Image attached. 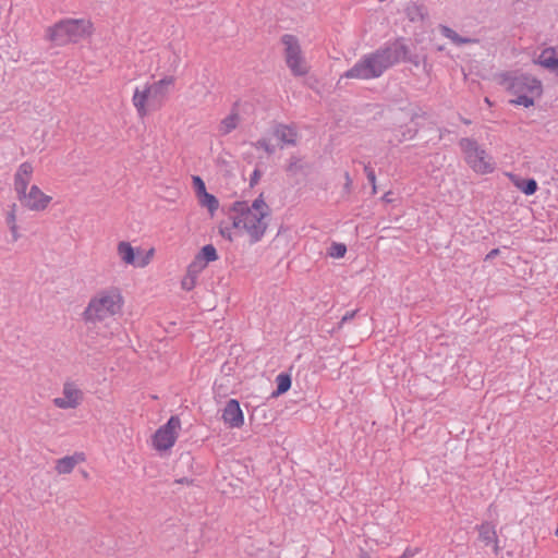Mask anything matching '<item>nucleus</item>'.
I'll return each mask as SVG.
<instances>
[{"instance_id": "nucleus-1", "label": "nucleus", "mask_w": 558, "mask_h": 558, "mask_svg": "<svg viewBox=\"0 0 558 558\" xmlns=\"http://www.w3.org/2000/svg\"><path fill=\"white\" fill-rule=\"evenodd\" d=\"M427 57L412 53L405 38L398 37L386 43L374 52L363 56L350 70L344 73L348 78H377L386 70L399 62L411 63L414 66L426 64Z\"/></svg>"}, {"instance_id": "nucleus-2", "label": "nucleus", "mask_w": 558, "mask_h": 558, "mask_svg": "<svg viewBox=\"0 0 558 558\" xmlns=\"http://www.w3.org/2000/svg\"><path fill=\"white\" fill-rule=\"evenodd\" d=\"M93 33V23L85 19H63L46 31V39L56 46L77 43Z\"/></svg>"}, {"instance_id": "nucleus-3", "label": "nucleus", "mask_w": 558, "mask_h": 558, "mask_svg": "<svg viewBox=\"0 0 558 558\" xmlns=\"http://www.w3.org/2000/svg\"><path fill=\"white\" fill-rule=\"evenodd\" d=\"M230 210L234 213L231 217L232 228H243L250 235L251 243L259 242L268 226L265 221L267 211L253 213L252 208H250L245 201L234 202Z\"/></svg>"}, {"instance_id": "nucleus-4", "label": "nucleus", "mask_w": 558, "mask_h": 558, "mask_svg": "<svg viewBox=\"0 0 558 558\" xmlns=\"http://www.w3.org/2000/svg\"><path fill=\"white\" fill-rule=\"evenodd\" d=\"M123 298L118 289L102 291L90 300L83 316L86 322H101L120 312Z\"/></svg>"}, {"instance_id": "nucleus-5", "label": "nucleus", "mask_w": 558, "mask_h": 558, "mask_svg": "<svg viewBox=\"0 0 558 558\" xmlns=\"http://www.w3.org/2000/svg\"><path fill=\"white\" fill-rule=\"evenodd\" d=\"M458 144L464 155L465 162L474 172L488 174L495 170L493 158L478 145L476 140L462 137Z\"/></svg>"}, {"instance_id": "nucleus-6", "label": "nucleus", "mask_w": 558, "mask_h": 558, "mask_svg": "<svg viewBox=\"0 0 558 558\" xmlns=\"http://www.w3.org/2000/svg\"><path fill=\"white\" fill-rule=\"evenodd\" d=\"M281 43L284 46V60L291 73L294 76L306 75L308 73V68L302 54L298 37L292 34H284L281 37Z\"/></svg>"}, {"instance_id": "nucleus-7", "label": "nucleus", "mask_w": 558, "mask_h": 558, "mask_svg": "<svg viewBox=\"0 0 558 558\" xmlns=\"http://www.w3.org/2000/svg\"><path fill=\"white\" fill-rule=\"evenodd\" d=\"M502 78L508 83L507 89L517 97L524 94L537 96L543 94L542 82L530 74L512 75L507 72L502 74Z\"/></svg>"}, {"instance_id": "nucleus-8", "label": "nucleus", "mask_w": 558, "mask_h": 558, "mask_svg": "<svg viewBox=\"0 0 558 558\" xmlns=\"http://www.w3.org/2000/svg\"><path fill=\"white\" fill-rule=\"evenodd\" d=\"M181 427L179 416L171 415L166 424L160 426L153 436L154 447L158 451H166L172 448L178 438V429Z\"/></svg>"}, {"instance_id": "nucleus-9", "label": "nucleus", "mask_w": 558, "mask_h": 558, "mask_svg": "<svg viewBox=\"0 0 558 558\" xmlns=\"http://www.w3.org/2000/svg\"><path fill=\"white\" fill-rule=\"evenodd\" d=\"M17 199L22 206L34 211L45 210L51 202V197L46 195L37 185H32L29 191L25 192V197L19 195Z\"/></svg>"}, {"instance_id": "nucleus-10", "label": "nucleus", "mask_w": 558, "mask_h": 558, "mask_svg": "<svg viewBox=\"0 0 558 558\" xmlns=\"http://www.w3.org/2000/svg\"><path fill=\"white\" fill-rule=\"evenodd\" d=\"M221 418L223 423L230 428H240L244 424V413L240 407V402L236 399H230L227 401Z\"/></svg>"}, {"instance_id": "nucleus-11", "label": "nucleus", "mask_w": 558, "mask_h": 558, "mask_svg": "<svg viewBox=\"0 0 558 558\" xmlns=\"http://www.w3.org/2000/svg\"><path fill=\"white\" fill-rule=\"evenodd\" d=\"M132 102L141 118H144L148 113L149 109H155L157 107L155 101H153V96L147 84H145L143 88H135Z\"/></svg>"}, {"instance_id": "nucleus-12", "label": "nucleus", "mask_w": 558, "mask_h": 558, "mask_svg": "<svg viewBox=\"0 0 558 558\" xmlns=\"http://www.w3.org/2000/svg\"><path fill=\"white\" fill-rule=\"evenodd\" d=\"M83 398V392L74 384L65 383L63 386V397L56 398L53 403L59 409H75Z\"/></svg>"}, {"instance_id": "nucleus-13", "label": "nucleus", "mask_w": 558, "mask_h": 558, "mask_svg": "<svg viewBox=\"0 0 558 558\" xmlns=\"http://www.w3.org/2000/svg\"><path fill=\"white\" fill-rule=\"evenodd\" d=\"M32 173L33 166L28 161H25L19 166L17 171L14 174V190L17 196L22 195L25 197V192L27 190Z\"/></svg>"}, {"instance_id": "nucleus-14", "label": "nucleus", "mask_w": 558, "mask_h": 558, "mask_svg": "<svg viewBox=\"0 0 558 558\" xmlns=\"http://www.w3.org/2000/svg\"><path fill=\"white\" fill-rule=\"evenodd\" d=\"M173 82L174 78L172 76H166L157 82H154L153 84H147V87L149 88L153 96V101H155L157 106H159L161 100L168 94L169 86H171Z\"/></svg>"}, {"instance_id": "nucleus-15", "label": "nucleus", "mask_w": 558, "mask_h": 558, "mask_svg": "<svg viewBox=\"0 0 558 558\" xmlns=\"http://www.w3.org/2000/svg\"><path fill=\"white\" fill-rule=\"evenodd\" d=\"M507 175L509 177L511 183L525 195L531 196L536 193L538 184L535 179L521 178L513 173H508Z\"/></svg>"}, {"instance_id": "nucleus-16", "label": "nucleus", "mask_w": 558, "mask_h": 558, "mask_svg": "<svg viewBox=\"0 0 558 558\" xmlns=\"http://www.w3.org/2000/svg\"><path fill=\"white\" fill-rule=\"evenodd\" d=\"M537 63L549 71L557 72L558 53L554 48H546L541 52Z\"/></svg>"}, {"instance_id": "nucleus-17", "label": "nucleus", "mask_w": 558, "mask_h": 558, "mask_svg": "<svg viewBox=\"0 0 558 558\" xmlns=\"http://www.w3.org/2000/svg\"><path fill=\"white\" fill-rule=\"evenodd\" d=\"M274 136H276L282 144L287 145H295L296 143V132L284 124H277L272 131Z\"/></svg>"}, {"instance_id": "nucleus-18", "label": "nucleus", "mask_w": 558, "mask_h": 558, "mask_svg": "<svg viewBox=\"0 0 558 558\" xmlns=\"http://www.w3.org/2000/svg\"><path fill=\"white\" fill-rule=\"evenodd\" d=\"M405 14L411 22H420L427 16V9L424 4L412 2L405 8Z\"/></svg>"}, {"instance_id": "nucleus-19", "label": "nucleus", "mask_w": 558, "mask_h": 558, "mask_svg": "<svg viewBox=\"0 0 558 558\" xmlns=\"http://www.w3.org/2000/svg\"><path fill=\"white\" fill-rule=\"evenodd\" d=\"M478 531V538L486 545L493 544L494 541L497 538V533L495 530V526L492 525L489 522H483L482 524L477 525Z\"/></svg>"}, {"instance_id": "nucleus-20", "label": "nucleus", "mask_w": 558, "mask_h": 558, "mask_svg": "<svg viewBox=\"0 0 558 558\" xmlns=\"http://www.w3.org/2000/svg\"><path fill=\"white\" fill-rule=\"evenodd\" d=\"M118 254L120 258L128 265H135L136 254L133 246L125 241L118 244Z\"/></svg>"}, {"instance_id": "nucleus-21", "label": "nucleus", "mask_w": 558, "mask_h": 558, "mask_svg": "<svg viewBox=\"0 0 558 558\" xmlns=\"http://www.w3.org/2000/svg\"><path fill=\"white\" fill-rule=\"evenodd\" d=\"M238 104H234L233 109L229 116H227L220 123V132L223 135L231 133L239 123L240 117L235 110Z\"/></svg>"}, {"instance_id": "nucleus-22", "label": "nucleus", "mask_w": 558, "mask_h": 558, "mask_svg": "<svg viewBox=\"0 0 558 558\" xmlns=\"http://www.w3.org/2000/svg\"><path fill=\"white\" fill-rule=\"evenodd\" d=\"M292 378L288 373H280L276 377V390L272 391L271 397H279L286 393L291 388Z\"/></svg>"}, {"instance_id": "nucleus-23", "label": "nucleus", "mask_w": 558, "mask_h": 558, "mask_svg": "<svg viewBox=\"0 0 558 558\" xmlns=\"http://www.w3.org/2000/svg\"><path fill=\"white\" fill-rule=\"evenodd\" d=\"M202 262L203 264H205L206 266L208 265V263H211V262H215L218 259V253H217V250L216 247L213 245V244H206L204 245L201 251L197 253L196 255Z\"/></svg>"}, {"instance_id": "nucleus-24", "label": "nucleus", "mask_w": 558, "mask_h": 558, "mask_svg": "<svg viewBox=\"0 0 558 558\" xmlns=\"http://www.w3.org/2000/svg\"><path fill=\"white\" fill-rule=\"evenodd\" d=\"M76 463L75 457L68 456L57 461L56 470L59 474H68L72 472Z\"/></svg>"}, {"instance_id": "nucleus-25", "label": "nucleus", "mask_w": 558, "mask_h": 558, "mask_svg": "<svg viewBox=\"0 0 558 558\" xmlns=\"http://www.w3.org/2000/svg\"><path fill=\"white\" fill-rule=\"evenodd\" d=\"M198 202L201 206L206 207L211 215H214V213L219 207L218 198L214 194H210L208 192L199 196Z\"/></svg>"}, {"instance_id": "nucleus-26", "label": "nucleus", "mask_w": 558, "mask_h": 558, "mask_svg": "<svg viewBox=\"0 0 558 558\" xmlns=\"http://www.w3.org/2000/svg\"><path fill=\"white\" fill-rule=\"evenodd\" d=\"M440 31L445 37L451 39L452 43H454L456 45H464L474 41V39L461 37L456 31H453L449 26H441Z\"/></svg>"}, {"instance_id": "nucleus-27", "label": "nucleus", "mask_w": 558, "mask_h": 558, "mask_svg": "<svg viewBox=\"0 0 558 558\" xmlns=\"http://www.w3.org/2000/svg\"><path fill=\"white\" fill-rule=\"evenodd\" d=\"M305 168L306 163L303 161L302 158L298 156H291L286 167V171L287 173L294 175L300 172H303Z\"/></svg>"}, {"instance_id": "nucleus-28", "label": "nucleus", "mask_w": 558, "mask_h": 558, "mask_svg": "<svg viewBox=\"0 0 558 558\" xmlns=\"http://www.w3.org/2000/svg\"><path fill=\"white\" fill-rule=\"evenodd\" d=\"M538 97L539 96L537 95L524 94L519 95L515 99H511L509 102L514 106H523L525 108H530L534 106V99Z\"/></svg>"}, {"instance_id": "nucleus-29", "label": "nucleus", "mask_w": 558, "mask_h": 558, "mask_svg": "<svg viewBox=\"0 0 558 558\" xmlns=\"http://www.w3.org/2000/svg\"><path fill=\"white\" fill-rule=\"evenodd\" d=\"M206 268V265L203 264V262L195 256L192 263L187 266L186 274L191 275L192 277L197 278L198 275Z\"/></svg>"}, {"instance_id": "nucleus-30", "label": "nucleus", "mask_w": 558, "mask_h": 558, "mask_svg": "<svg viewBox=\"0 0 558 558\" xmlns=\"http://www.w3.org/2000/svg\"><path fill=\"white\" fill-rule=\"evenodd\" d=\"M347 253V245L333 242L328 248V255L335 258H342Z\"/></svg>"}, {"instance_id": "nucleus-31", "label": "nucleus", "mask_w": 558, "mask_h": 558, "mask_svg": "<svg viewBox=\"0 0 558 558\" xmlns=\"http://www.w3.org/2000/svg\"><path fill=\"white\" fill-rule=\"evenodd\" d=\"M250 208H252L253 213L267 211V216H269L270 213L269 206L264 201L263 193L259 194V196L253 201L252 206H250Z\"/></svg>"}, {"instance_id": "nucleus-32", "label": "nucleus", "mask_w": 558, "mask_h": 558, "mask_svg": "<svg viewBox=\"0 0 558 558\" xmlns=\"http://www.w3.org/2000/svg\"><path fill=\"white\" fill-rule=\"evenodd\" d=\"M193 187L197 198L207 192L204 180L198 175L192 177Z\"/></svg>"}, {"instance_id": "nucleus-33", "label": "nucleus", "mask_w": 558, "mask_h": 558, "mask_svg": "<svg viewBox=\"0 0 558 558\" xmlns=\"http://www.w3.org/2000/svg\"><path fill=\"white\" fill-rule=\"evenodd\" d=\"M364 172L368 182L372 184V195H375L377 193L375 171L369 165H366L364 166Z\"/></svg>"}, {"instance_id": "nucleus-34", "label": "nucleus", "mask_w": 558, "mask_h": 558, "mask_svg": "<svg viewBox=\"0 0 558 558\" xmlns=\"http://www.w3.org/2000/svg\"><path fill=\"white\" fill-rule=\"evenodd\" d=\"M253 146L256 148H263L268 155L275 153V146L271 145L267 138H259L257 142L253 143Z\"/></svg>"}, {"instance_id": "nucleus-35", "label": "nucleus", "mask_w": 558, "mask_h": 558, "mask_svg": "<svg viewBox=\"0 0 558 558\" xmlns=\"http://www.w3.org/2000/svg\"><path fill=\"white\" fill-rule=\"evenodd\" d=\"M196 279L197 278L192 277L191 275L186 274L181 281L182 289L186 290V291H191L192 289H194V287L196 284Z\"/></svg>"}, {"instance_id": "nucleus-36", "label": "nucleus", "mask_w": 558, "mask_h": 558, "mask_svg": "<svg viewBox=\"0 0 558 558\" xmlns=\"http://www.w3.org/2000/svg\"><path fill=\"white\" fill-rule=\"evenodd\" d=\"M16 204L13 203L11 206H10V210L8 211L7 214V218H5V221H7V225L10 227V226H16Z\"/></svg>"}, {"instance_id": "nucleus-37", "label": "nucleus", "mask_w": 558, "mask_h": 558, "mask_svg": "<svg viewBox=\"0 0 558 558\" xmlns=\"http://www.w3.org/2000/svg\"><path fill=\"white\" fill-rule=\"evenodd\" d=\"M262 174H263V172L258 168L254 169V171H253V173L251 174V178H250V186L251 187L255 186L258 183V181L262 178Z\"/></svg>"}, {"instance_id": "nucleus-38", "label": "nucleus", "mask_w": 558, "mask_h": 558, "mask_svg": "<svg viewBox=\"0 0 558 558\" xmlns=\"http://www.w3.org/2000/svg\"><path fill=\"white\" fill-rule=\"evenodd\" d=\"M417 132H418L417 128H415V129H407V130L402 131V138L400 140V142L402 140L415 137Z\"/></svg>"}, {"instance_id": "nucleus-39", "label": "nucleus", "mask_w": 558, "mask_h": 558, "mask_svg": "<svg viewBox=\"0 0 558 558\" xmlns=\"http://www.w3.org/2000/svg\"><path fill=\"white\" fill-rule=\"evenodd\" d=\"M357 312H359V310H354V311H351V312H347V313L342 316V318H341V320H340L339 325L341 326V325H343L344 323H348V322L352 320V319L355 317V315L357 314Z\"/></svg>"}, {"instance_id": "nucleus-40", "label": "nucleus", "mask_w": 558, "mask_h": 558, "mask_svg": "<svg viewBox=\"0 0 558 558\" xmlns=\"http://www.w3.org/2000/svg\"><path fill=\"white\" fill-rule=\"evenodd\" d=\"M231 229H233V228H232V226H231V227H222V226H220V227H219V233H220L225 239H227V240H229V241H232V236H231Z\"/></svg>"}, {"instance_id": "nucleus-41", "label": "nucleus", "mask_w": 558, "mask_h": 558, "mask_svg": "<svg viewBox=\"0 0 558 558\" xmlns=\"http://www.w3.org/2000/svg\"><path fill=\"white\" fill-rule=\"evenodd\" d=\"M500 254V250L499 248H493L492 251H489L484 260L485 262H489V260H493L495 257H497L498 255Z\"/></svg>"}, {"instance_id": "nucleus-42", "label": "nucleus", "mask_w": 558, "mask_h": 558, "mask_svg": "<svg viewBox=\"0 0 558 558\" xmlns=\"http://www.w3.org/2000/svg\"><path fill=\"white\" fill-rule=\"evenodd\" d=\"M10 231L13 236V241H16L20 238V234L17 233V226H10Z\"/></svg>"}, {"instance_id": "nucleus-43", "label": "nucleus", "mask_w": 558, "mask_h": 558, "mask_svg": "<svg viewBox=\"0 0 558 558\" xmlns=\"http://www.w3.org/2000/svg\"><path fill=\"white\" fill-rule=\"evenodd\" d=\"M414 556V551L411 548H407L400 558H408Z\"/></svg>"}, {"instance_id": "nucleus-44", "label": "nucleus", "mask_w": 558, "mask_h": 558, "mask_svg": "<svg viewBox=\"0 0 558 558\" xmlns=\"http://www.w3.org/2000/svg\"><path fill=\"white\" fill-rule=\"evenodd\" d=\"M351 184H352V181H351V178L349 175V172H345V184H344V187L345 189H350Z\"/></svg>"}, {"instance_id": "nucleus-45", "label": "nucleus", "mask_w": 558, "mask_h": 558, "mask_svg": "<svg viewBox=\"0 0 558 558\" xmlns=\"http://www.w3.org/2000/svg\"><path fill=\"white\" fill-rule=\"evenodd\" d=\"M153 252H154V251H153V250H150V251L147 253L146 258H144V259L142 260V263H140L138 265H140V266H142V267H143V266H145V265L148 263V260H147V259L149 258V256H150V255H153Z\"/></svg>"}, {"instance_id": "nucleus-46", "label": "nucleus", "mask_w": 558, "mask_h": 558, "mask_svg": "<svg viewBox=\"0 0 558 558\" xmlns=\"http://www.w3.org/2000/svg\"><path fill=\"white\" fill-rule=\"evenodd\" d=\"M493 544H494V553H495V555H498L500 551V547L498 545V537L496 538V541L493 542Z\"/></svg>"}, {"instance_id": "nucleus-47", "label": "nucleus", "mask_w": 558, "mask_h": 558, "mask_svg": "<svg viewBox=\"0 0 558 558\" xmlns=\"http://www.w3.org/2000/svg\"><path fill=\"white\" fill-rule=\"evenodd\" d=\"M424 116H425V113H424V112H422V113H420V112H413V113L411 114V122H414L416 118H418V117H424Z\"/></svg>"}, {"instance_id": "nucleus-48", "label": "nucleus", "mask_w": 558, "mask_h": 558, "mask_svg": "<svg viewBox=\"0 0 558 558\" xmlns=\"http://www.w3.org/2000/svg\"><path fill=\"white\" fill-rule=\"evenodd\" d=\"M193 481L192 480H189L187 477H182L180 480H177V483H180V484H183V483H186V484H190L192 483Z\"/></svg>"}, {"instance_id": "nucleus-49", "label": "nucleus", "mask_w": 558, "mask_h": 558, "mask_svg": "<svg viewBox=\"0 0 558 558\" xmlns=\"http://www.w3.org/2000/svg\"><path fill=\"white\" fill-rule=\"evenodd\" d=\"M360 558H371V557H369V554L367 551L362 550L361 555H360Z\"/></svg>"}, {"instance_id": "nucleus-50", "label": "nucleus", "mask_w": 558, "mask_h": 558, "mask_svg": "<svg viewBox=\"0 0 558 558\" xmlns=\"http://www.w3.org/2000/svg\"><path fill=\"white\" fill-rule=\"evenodd\" d=\"M389 194H390V192H388V193H386V194L384 195L383 199H384L385 202H390V199L388 198V195H389Z\"/></svg>"}, {"instance_id": "nucleus-51", "label": "nucleus", "mask_w": 558, "mask_h": 558, "mask_svg": "<svg viewBox=\"0 0 558 558\" xmlns=\"http://www.w3.org/2000/svg\"><path fill=\"white\" fill-rule=\"evenodd\" d=\"M462 121H463V123H465V124H469V123H470V120H466V119H463Z\"/></svg>"}]
</instances>
